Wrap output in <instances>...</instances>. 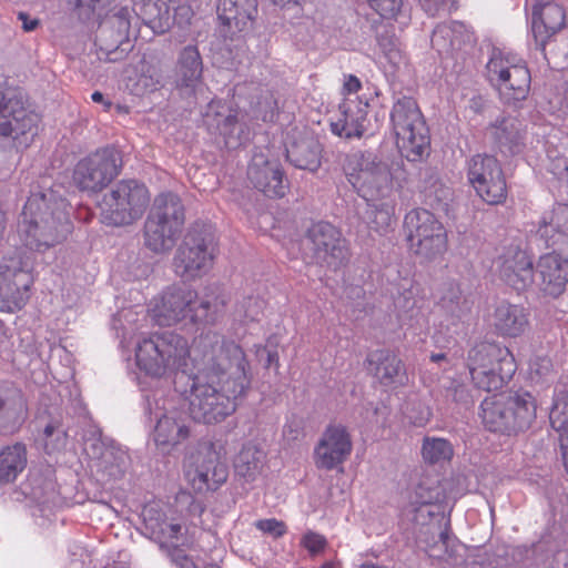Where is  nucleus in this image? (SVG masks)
I'll use <instances>...</instances> for the list:
<instances>
[{
  "label": "nucleus",
  "mask_w": 568,
  "mask_h": 568,
  "mask_svg": "<svg viewBox=\"0 0 568 568\" xmlns=\"http://www.w3.org/2000/svg\"><path fill=\"white\" fill-rule=\"evenodd\" d=\"M139 369L152 378H172L195 369L189 395L192 419L216 424L232 415L252 386L251 365L243 347L216 331L202 332L189 341L176 333L153 334L135 349Z\"/></svg>",
  "instance_id": "nucleus-1"
},
{
  "label": "nucleus",
  "mask_w": 568,
  "mask_h": 568,
  "mask_svg": "<svg viewBox=\"0 0 568 568\" xmlns=\"http://www.w3.org/2000/svg\"><path fill=\"white\" fill-rule=\"evenodd\" d=\"M73 230L69 202L52 190L31 192L19 221L18 233L30 250L44 252L67 240Z\"/></svg>",
  "instance_id": "nucleus-2"
},
{
  "label": "nucleus",
  "mask_w": 568,
  "mask_h": 568,
  "mask_svg": "<svg viewBox=\"0 0 568 568\" xmlns=\"http://www.w3.org/2000/svg\"><path fill=\"white\" fill-rule=\"evenodd\" d=\"M229 296L217 290L203 297L185 285L174 284L165 288L151 303V314L160 326L215 325L225 314Z\"/></svg>",
  "instance_id": "nucleus-3"
},
{
  "label": "nucleus",
  "mask_w": 568,
  "mask_h": 568,
  "mask_svg": "<svg viewBox=\"0 0 568 568\" xmlns=\"http://www.w3.org/2000/svg\"><path fill=\"white\" fill-rule=\"evenodd\" d=\"M466 365L473 385L488 393L501 389L517 369L511 351L489 342L474 345L468 351Z\"/></svg>",
  "instance_id": "nucleus-4"
},
{
  "label": "nucleus",
  "mask_w": 568,
  "mask_h": 568,
  "mask_svg": "<svg viewBox=\"0 0 568 568\" xmlns=\"http://www.w3.org/2000/svg\"><path fill=\"white\" fill-rule=\"evenodd\" d=\"M185 224V207L181 199L171 192L154 200L143 227L144 245L152 252H170L179 240Z\"/></svg>",
  "instance_id": "nucleus-5"
},
{
  "label": "nucleus",
  "mask_w": 568,
  "mask_h": 568,
  "mask_svg": "<svg viewBox=\"0 0 568 568\" xmlns=\"http://www.w3.org/2000/svg\"><path fill=\"white\" fill-rule=\"evenodd\" d=\"M344 171L348 182L367 202L388 200L394 192V179L388 164L369 152L347 155Z\"/></svg>",
  "instance_id": "nucleus-6"
},
{
  "label": "nucleus",
  "mask_w": 568,
  "mask_h": 568,
  "mask_svg": "<svg viewBox=\"0 0 568 568\" xmlns=\"http://www.w3.org/2000/svg\"><path fill=\"white\" fill-rule=\"evenodd\" d=\"M390 121L396 145L404 158L416 162L428 155L429 131L415 100L407 97L398 99L393 105Z\"/></svg>",
  "instance_id": "nucleus-7"
},
{
  "label": "nucleus",
  "mask_w": 568,
  "mask_h": 568,
  "mask_svg": "<svg viewBox=\"0 0 568 568\" xmlns=\"http://www.w3.org/2000/svg\"><path fill=\"white\" fill-rule=\"evenodd\" d=\"M215 245L214 232L210 224H192L173 257L174 273L187 281L201 277L213 265Z\"/></svg>",
  "instance_id": "nucleus-8"
},
{
  "label": "nucleus",
  "mask_w": 568,
  "mask_h": 568,
  "mask_svg": "<svg viewBox=\"0 0 568 568\" xmlns=\"http://www.w3.org/2000/svg\"><path fill=\"white\" fill-rule=\"evenodd\" d=\"M145 184L135 180L118 182L101 202V221L110 226H128L139 221L150 204Z\"/></svg>",
  "instance_id": "nucleus-9"
},
{
  "label": "nucleus",
  "mask_w": 568,
  "mask_h": 568,
  "mask_svg": "<svg viewBox=\"0 0 568 568\" xmlns=\"http://www.w3.org/2000/svg\"><path fill=\"white\" fill-rule=\"evenodd\" d=\"M486 69L489 83L505 104L516 105L527 99L531 74L523 59L495 50Z\"/></svg>",
  "instance_id": "nucleus-10"
},
{
  "label": "nucleus",
  "mask_w": 568,
  "mask_h": 568,
  "mask_svg": "<svg viewBox=\"0 0 568 568\" xmlns=\"http://www.w3.org/2000/svg\"><path fill=\"white\" fill-rule=\"evenodd\" d=\"M409 250L427 261L442 257L448 250V233L436 215L426 209H414L405 215Z\"/></svg>",
  "instance_id": "nucleus-11"
},
{
  "label": "nucleus",
  "mask_w": 568,
  "mask_h": 568,
  "mask_svg": "<svg viewBox=\"0 0 568 568\" xmlns=\"http://www.w3.org/2000/svg\"><path fill=\"white\" fill-rule=\"evenodd\" d=\"M40 116L21 93L0 90V139L28 148L38 134Z\"/></svg>",
  "instance_id": "nucleus-12"
},
{
  "label": "nucleus",
  "mask_w": 568,
  "mask_h": 568,
  "mask_svg": "<svg viewBox=\"0 0 568 568\" xmlns=\"http://www.w3.org/2000/svg\"><path fill=\"white\" fill-rule=\"evenodd\" d=\"M466 176L469 185L484 203L491 206L506 203L509 187L497 158L487 154L473 155L467 162Z\"/></svg>",
  "instance_id": "nucleus-13"
},
{
  "label": "nucleus",
  "mask_w": 568,
  "mask_h": 568,
  "mask_svg": "<svg viewBox=\"0 0 568 568\" xmlns=\"http://www.w3.org/2000/svg\"><path fill=\"white\" fill-rule=\"evenodd\" d=\"M121 168V153L105 146L81 159L73 169L72 180L81 191L99 192L120 174Z\"/></svg>",
  "instance_id": "nucleus-14"
},
{
  "label": "nucleus",
  "mask_w": 568,
  "mask_h": 568,
  "mask_svg": "<svg viewBox=\"0 0 568 568\" xmlns=\"http://www.w3.org/2000/svg\"><path fill=\"white\" fill-rule=\"evenodd\" d=\"M185 478L195 493L215 491L226 483L229 467L211 444L193 457Z\"/></svg>",
  "instance_id": "nucleus-15"
},
{
  "label": "nucleus",
  "mask_w": 568,
  "mask_h": 568,
  "mask_svg": "<svg viewBox=\"0 0 568 568\" xmlns=\"http://www.w3.org/2000/svg\"><path fill=\"white\" fill-rule=\"evenodd\" d=\"M353 452V440L347 427L331 423L314 447L313 459L317 469L343 471V465Z\"/></svg>",
  "instance_id": "nucleus-16"
},
{
  "label": "nucleus",
  "mask_w": 568,
  "mask_h": 568,
  "mask_svg": "<svg viewBox=\"0 0 568 568\" xmlns=\"http://www.w3.org/2000/svg\"><path fill=\"white\" fill-rule=\"evenodd\" d=\"M306 237L313 245L315 256L327 266L337 268L348 261V243L342 231L329 222L313 223L306 232Z\"/></svg>",
  "instance_id": "nucleus-17"
},
{
  "label": "nucleus",
  "mask_w": 568,
  "mask_h": 568,
  "mask_svg": "<svg viewBox=\"0 0 568 568\" xmlns=\"http://www.w3.org/2000/svg\"><path fill=\"white\" fill-rule=\"evenodd\" d=\"M131 10L120 8L106 23L102 24L97 36V44L105 60L115 62L126 57L130 50Z\"/></svg>",
  "instance_id": "nucleus-18"
},
{
  "label": "nucleus",
  "mask_w": 568,
  "mask_h": 568,
  "mask_svg": "<svg viewBox=\"0 0 568 568\" xmlns=\"http://www.w3.org/2000/svg\"><path fill=\"white\" fill-rule=\"evenodd\" d=\"M496 264L499 278L514 290L521 292L534 283L532 258L519 245L505 247Z\"/></svg>",
  "instance_id": "nucleus-19"
},
{
  "label": "nucleus",
  "mask_w": 568,
  "mask_h": 568,
  "mask_svg": "<svg viewBox=\"0 0 568 568\" xmlns=\"http://www.w3.org/2000/svg\"><path fill=\"white\" fill-rule=\"evenodd\" d=\"M247 179L267 197H283L288 187L281 164L267 160L263 154L253 156L247 168Z\"/></svg>",
  "instance_id": "nucleus-20"
},
{
  "label": "nucleus",
  "mask_w": 568,
  "mask_h": 568,
  "mask_svg": "<svg viewBox=\"0 0 568 568\" xmlns=\"http://www.w3.org/2000/svg\"><path fill=\"white\" fill-rule=\"evenodd\" d=\"M368 101L361 98H345L331 118V130L346 139L361 138L366 131Z\"/></svg>",
  "instance_id": "nucleus-21"
},
{
  "label": "nucleus",
  "mask_w": 568,
  "mask_h": 568,
  "mask_svg": "<svg viewBox=\"0 0 568 568\" xmlns=\"http://www.w3.org/2000/svg\"><path fill=\"white\" fill-rule=\"evenodd\" d=\"M191 436V428L183 413L170 410L158 420L152 433V439L159 452L171 454Z\"/></svg>",
  "instance_id": "nucleus-22"
},
{
  "label": "nucleus",
  "mask_w": 568,
  "mask_h": 568,
  "mask_svg": "<svg viewBox=\"0 0 568 568\" xmlns=\"http://www.w3.org/2000/svg\"><path fill=\"white\" fill-rule=\"evenodd\" d=\"M30 281L22 270L0 271V312L14 313L24 307L29 300Z\"/></svg>",
  "instance_id": "nucleus-23"
},
{
  "label": "nucleus",
  "mask_w": 568,
  "mask_h": 568,
  "mask_svg": "<svg viewBox=\"0 0 568 568\" xmlns=\"http://www.w3.org/2000/svg\"><path fill=\"white\" fill-rule=\"evenodd\" d=\"M536 272L539 288L545 295L558 297L565 292L568 283V260L555 252L541 255Z\"/></svg>",
  "instance_id": "nucleus-24"
},
{
  "label": "nucleus",
  "mask_w": 568,
  "mask_h": 568,
  "mask_svg": "<svg viewBox=\"0 0 568 568\" xmlns=\"http://www.w3.org/2000/svg\"><path fill=\"white\" fill-rule=\"evenodd\" d=\"M529 311L509 302L499 303L493 313L491 325L496 335L504 338H517L529 328Z\"/></svg>",
  "instance_id": "nucleus-25"
},
{
  "label": "nucleus",
  "mask_w": 568,
  "mask_h": 568,
  "mask_svg": "<svg viewBox=\"0 0 568 568\" xmlns=\"http://www.w3.org/2000/svg\"><path fill=\"white\" fill-rule=\"evenodd\" d=\"M205 122L219 132L225 146L234 148L240 143L242 128L239 123L237 109H233L220 100H213L209 103Z\"/></svg>",
  "instance_id": "nucleus-26"
},
{
  "label": "nucleus",
  "mask_w": 568,
  "mask_h": 568,
  "mask_svg": "<svg viewBox=\"0 0 568 568\" xmlns=\"http://www.w3.org/2000/svg\"><path fill=\"white\" fill-rule=\"evenodd\" d=\"M369 369L384 386H404L408 376L399 356L390 349H376L367 356Z\"/></svg>",
  "instance_id": "nucleus-27"
},
{
  "label": "nucleus",
  "mask_w": 568,
  "mask_h": 568,
  "mask_svg": "<svg viewBox=\"0 0 568 568\" xmlns=\"http://www.w3.org/2000/svg\"><path fill=\"white\" fill-rule=\"evenodd\" d=\"M565 10L558 3L549 0L534 4L532 33L541 49H545L548 39L565 26Z\"/></svg>",
  "instance_id": "nucleus-28"
},
{
  "label": "nucleus",
  "mask_w": 568,
  "mask_h": 568,
  "mask_svg": "<svg viewBox=\"0 0 568 568\" xmlns=\"http://www.w3.org/2000/svg\"><path fill=\"white\" fill-rule=\"evenodd\" d=\"M507 427L508 435L527 430L536 419L537 404L529 393L508 394Z\"/></svg>",
  "instance_id": "nucleus-29"
},
{
  "label": "nucleus",
  "mask_w": 568,
  "mask_h": 568,
  "mask_svg": "<svg viewBox=\"0 0 568 568\" xmlns=\"http://www.w3.org/2000/svg\"><path fill=\"white\" fill-rule=\"evenodd\" d=\"M0 413L11 430H18L28 418V403L21 389L14 386L0 388Z\"/></svg>",
  "instance_id": "nucleus-30"
},
{
  "label": "nucleus",
  "mask_w": 568,
  "mask_h": 568,
  "mask_svg": "<svg viewBox=\"0 0 568 568\" xmlns=\"http://www.w3.org/2000/svg\"><path fill=\"white\" fill-rule=\"evenodd\" d=\"M508 394H498L486 397L480 404V418L489 432L508 435L507 412Z\"/></svg>",
  "instance_id": "nucleus-31"
},
{
  "label": "nucleus",
  "mask_w": 568,
  "mask_h": 568,
  "mask_svg": "<svg viewBox=\"0 0 568 568\" xmlns=\"http://www.w3.org/2000/svg\"><path fill=\"white\" fill-rule=\"evenodd\" d=\"M265 457L264 450L256 444H244L233 460L235 475L247 483L254 481L263 470Z\"/></svg>",
  "instance_id": "nucleus-32"
},
{
  "label": "nucleus",
  "mask_w": 568,
  "mask_h": 568,
  "mask_svg": "<svg viewBox=\"0 0 568 568\" xmlns=\"http://www.w3.org/2000/svg\"><path fill=\"white\" fill-rule=\"evenodd\" d=\"M256 7L254 0H220L217 17L220 21L231 28L242 31L254 19Z\"/></svg>",
  "instance_id": "nucleus-33"
},
{
  "label": "nucleus",
  "mask_w": 568,
  "mask_h": 568,
  "mask_svg": "<svg viewBox=\"0 0 568 568\" xmlns=\"http://www.w3.org/2000/svg\"><path fill=\"white\" fill-rule=\"evenodd\" d=\"M132 81L131 92L142 97L152 93L162 85V69L159 61L142 58L136 65V75Z\"/></svg>",
  "instance_id": "nucleus-34"
},
{
  "label": "nucleus",
  "mask_w": 568,
  "mask_h": 568,
  "mask_svg": "<svg viewBox=\"0 0 568 568\" xmlns=\"http://www.w3.org/2000/svg\"><path fill=\"white\" fill-rule=\"evenodd\" d=\"M27 466V448L16 443L0 450V483L8 484L17 479Z\"/></svg>",
  "instance_id": "nucleus-35"
},
{
  "label": "nucleus",
  "mask_w": 568,
  "mask_h": 568,
  "mask_svg": "<svg viewBox=\"0 0 568 568\" xmlns=\"http://www.w3.org/2000/svg\"><path fill=\"white\" fill-rule=\"evenodd\" d=\"M287 160L296 168L316 171L321 165L318 144L312 139H301L286 148Z\"/></svg>",
  "instance_id": "nucleus-36"
},
{
  "label": "nucleus",
  "mask_w": 568,
  "mask_h": 568,
  "mask_svg": "<svg viewBox=\"0 0 568 568\" xmlns=\"http://www.w3.org/2000/svg\"><path fill=\"white\" fill-rule=\"evenodd\" d=\"M181 85L194 88L202 79L203 63L195 45L185 47L178 61Z\"/></svg>",
  "instance_id": "nucleus-37"
},
{
  "label": "nucleus",
  "mask_w": 568,
  "mask_h": 568,
  "mask_svg": "<svg viewBox=\"0 0 568 568\" xmlns=\"http://www.w3.org/2000/svg\"><path fill=\"white\" fill-rule=\"evenodd\" d=\"M149 527L156 537L164 542H175L181 540L182 546L190 547L194 541V532H190L189 528L182 532L183 526L179 523L168 519H149Z\"/></svg>",
  "instance_id": "nucleus-38"
},
{
  "label": "nucleus",
  "mask_w": 568,
  "mask_h": 568,
  "mask_svg": "<svg viewBox=\"0 0 568 568\" xmlns=\"http://www.w3.org/2000/svg\"><path fill=\"white\" fill-rule=\"evenodd\" d=\"M453 189L436 175H429L424 180V202L435 210H445L453 199Z\"/></svg>",
  "instance_id": "nucleus-39"
},
{
  "label": "nucleus",
  "mask_w": 568,
  "mask_h": 568,
  "mask_svg": "<svg viewBox=\"0 0 568 568\" xmlns=\"http://www.w3.org/2000/svg\"><path fill=\"white\" fill-rule=\"evenodd\" d=\"M422 455L425 462L438 464L449 462L454 455V449L452 444L445 438L425 437Z\"/></svg>",
  "instance_id": "nucleus-40"
},
{
  "label": "nucleus",
  "mask_w": 568,
  "mask_h": 568,
  "mask_svg": "<svg viewBox=\"0 0 568 568\" xmlns=\"http://www.w3.org/2000/svg\"><path fill=\"white\" fill-rule=\"evenodd\" d=\"M549 420L551 427L559 434V440L568 437V392L556 394Z\"/></svg>",
  "instance_id": "nucleus-41"
},
{
  "label": "nucleus",
  "mask_w": 568,
  "mask_h": 568,
  "mask_svg": "<svg viewBox=\"0 0 568 568\" xmlns=\"http://www.w3.org/2000/svg\"><path fill=\"white\" fill-rule=\"evenodd\" d=\"M495 138L500 146L507 148L511 154L519 153L524 145L523 134L517 128L515 120H503L496 126Z\"/></svg>",
  "instance_id": "nucleus-42"
},
{
  "label": "nucleus",
  "mask_w": 568,
  "mask_h": 568,
  "mask_svg": "<svg viewBox=\"0 0 568 568\" xmlns=\"http://www.w3.org/2000/svg\"><path fill=\"white\" fill-rule=\"evenodd\" d=\"M374 205L369 212V226L377 233H386L395 223V202L389 197Z\"/></svg>",
  "instance_id": "nucleus-43"
},
{
  "label": "nucleus",
  "mask_w": 568,
  "mask_h": 568,
  "mask_svg": "<svg viewBox=\"0 0 568 568\" xmlns=\"http://www.w3.org/2000/svg\"><path fill=\"white\" fill-rule=\"evenodd\" d=\"M265 302L257 296H245L235 305L234 317L242 323L257 321L263 314Z\"/></svg>",
  "instance_id": "nucleus-44"
},
{
  "label": "nucleus",
  "mask_w": 568,
  "mask_h": 568,
  "mask_svg": "<svg viewBox=\"0 0 568 568\" xmlns=\"http://www.w3.org/2000/svg\"><path fill=\"white\" fill-rule=\"evenodd\" d=\"M425 291L417 282H413L410 286L404 290L395 301V305L405 312H413L415 310L419 311L425 306Z\"/></svg>",
  "instance_id": "nucleus-45"
},
{
  "label": "nucleus",
  "mask_w": 568,
  "mask_h": 568,
  "mask_svg": "<svg viewBox=\"0 0 568 568\" xmlns=\"http://www.w3.org/2000/svg\"><path fill=\"white\" fill-rule=\"evenodd\" d=\"M377 42L384 58L393 68H396L403 61L397 39L394 36H381Z\"/></svg>",
  "instance_id": "nucleus-46"
},
{
  "label": "nucleus",
  "mask_w": 568,
  "mask_h": 568,
  "mask_svg": "<svg viewBox=\"0 0 568 568\" xmlns=\"http://www.w3.org/2000/svg\"><path fill=\"white\" fill-rule=\"evenodd\" d=\"M415 503L418 505H433L442 503L445 499L444 489L439 484L428 486L420 483L415 489Z\"/></svg>",
  "instance_id": "nucleus-47"
},
{
  "label": "nucleus",
  "mask_w": 568,
  "mask_h": 568,
  "mask_svg": "<svg viewBox=\"0 0 568 568\" xmlns=\"http://www.w3.org/2000/svg\"><path fill=\"white\" fill-rule=\"evenodd\" d=\"M405 414L409 423L417 427H424L432 417L430 408L422 402L413 403L410 408H406Z\"/></svg>",
  "instance_id": "nucleus-48"
},
{
  "label": "nucleus",
  "mask_w": 568,
  "mask_h": 568,
  "mask_svg": "<svg viewBox=\"0 0 568 568\" xmlns=\"http://www.w3.org/2000/svg\"><path fill=\"white\" fill-rule=\"evenodd\" d=\"M369 7L382 18H395L402 8V0H366Z\"/></svg>",
  "instance_id": "nucleus-49"
},
{
  "label": "nucleus",
  "mask_w": 568,
  "mask_h": 568,
  "mask_svg": "<svg viewBox=\"0 0 568 568\" xmlns=\"http://www.w3.org/2000/svg\"><path fill=\"white\" fill-rule=\"evenodd\" d=\"M301 546L305 548L311 556H316L325 550L327 540L323 535L308 530L301 538Z\"/></svg>",
  "instance_id": "nucleus-50"
},
{
  "label": "nucleus",
  "mask_w": 568,
  "mask_h": 568,
  "mask_svg": "<svg viewBox=\"0 0 568 568\" xmlns=\"http://www.w3.org/2000/svg\"><path fill=\"white\" fill-rule=\"evenodd\" d=\"M255 527L262 532L268 534L274 538H280L287 531L285 523L276 518L260 519L255 523Z\"/></svg>",
  "instance_id": "nucleus-51"
},
{
  "label": "nucleus",
  "mask_w": 568,
  "mask_h": 568,
  "mask_svg": "<svg viewBox=\"0 0 568 568\" xmlns=\"http://www.w3.org/2000/svg\"><path fill=\"white\" fill-rule=\"evenodd\" d=\"M452 397L456 403H462L465 405L473 404L468 388L462 383L452 388Z\"/></svg>",
  "instance_id": "nucleus-52"
},
{
  "label": "nucleus",
  "mask_w": 568,
  "mask_h": 568,
  "mask_svg": "<svg viewBox=\"0 0 568 568\" xmlns=\"http://www.w3.org/2000/svg\"><path fill=\"white\" fill-rule=\"evenodd\" d=\"M361 89H362V82L356 75L348 74L345 78V81L343 84V93L344 94H354V93H357Z\"/></svg>",
  "instance_id": "nucleus-53"
},
{
  "label": "nucleus",
  "mask_w": 568,
  "mask_h": 568,
  "mask_svg": "<svg viewBox=\"0 0 568 568\" xmlns=\"http://www.w3.org/2000/svg\"><path fill=\"white\" fill-rule=\"evenodd\" d=\"M172 560L178 568H197L193 559L181 551L173 554Z\"/></svg>",
  "instance_id": "nucleus-54"
},
{
  "label": "nucleus",
  "mask_w": 568,
  "mask_h": 568,
  "mask_svg": "<svg viewBox=\"0 0 568 568\" xmlns=\"http://www.w3.org/2000/svg\"><path fill=\"white\" fill-rule=\"evenodd\" d=\"M18 19L22 21V29L26 32L36 30L40 23L39 19H30L26 12H19Z\"/></svg>",
  "instance_id": "nucleus-55"
},
{
  "label": "nucleus",
  "mask_w": 568,
  "mask_h": 568,
  "mask_svg": "<svg viewBox=\"0 0 568 568\" xmlns=\"http://www.w3.org/2000/svg\"><path fill=\"white\" fill-rule=\"evenodd\" d=\"M260 348H262L263 351L266 352L267 356H266V362H265V367L268 368L271 366H275L276 368H278L280 366V359H278V354L275 349H267L265 346H260L257 349H256V353H258Z\"/></svg>",
  "instance_id": "nucleus-56"
},
{
  "label": "nucleus",
  "mask_w": 568,
  "mask_h": 568,
  "mask_svg": "<svg viewBox=\"0 0 568 568\" xmlns=\"http://www.w3.org/2000/svg\"><path fill=\"white\" fill-rule=\"evenodd\" d=\"M91 100L94 103H101L103 104V109L105 112H109L113 105V103L110 100L104 99V95L100 91H94L91 94Z\"/></svg>",
  "instance_id": "nucleus-57"
},
{
  "label": "nucleus",
  "mask_w": 568,
  "mask_h": 568,
  "mask_svg": "<svg viewBox=\"0 0 568 568\" xmlns=\"http://www.w3.org/2000/svg\"><path fill=\"white\" fill-rule=\"evenodd\" d=\"M55 427L52 424H49L44 427L43 435L45 437L44 442V449L47 453H50L54 447H50V444L48 443V439L54 434Z\"/></svg>",
  "instance_id": "nucleus-58"
},
{
  "label": "nucleus",
  "mask_w": 568,
  "mask_h": 568,
  "mask_svg": "<svg viewBox=\"0 0 568 568\" xmlns=\"http://www.w3.org/2000/svg\"><path fill=\"white\" fill-rule=\"evenodd\" d=\"M559 445H560L561 456L564 459V465L568 473V437H565V439H560Z\"/></svg>",
  "instance_id": "nucleus-59"
},
{
  "label": "nucleus",
  "mask_w": 568,
  "mask_h": 568,
  "mask_svg": "<svg viewBox=\"0 0 568 568\" xmlns=\"http://www.w3.org/2000/svg\"><path fill=\"white\" fill-rule=\"evenodd\" d=\"M429 359L433 363H440V362H447V356L444 353H432L429 356Z\"/></svg>",
  "instance_id": "nucleus-60"
},
{
  "label": "nucleus",
  "mask_w": 568,
  "mask_h": 568,
  "mask_svg": "<svg viewBox=\"0 0 568 568\" xmlns=\"http://www.w3.org/2000/svg\"><path fill=\"white\" fill-rule=\"evenodd\" d=\"M98 1H99V0H77V3H75V4H77V7H79V8H80V7H84V6H87V7L91 8L92 10H94V9H95V7H97V2H98Z\"/></svg>",
  "instance_id": "nucleus-61"
},
{
  "label": "nucleus",
  "mask_w": 568,
  "mask_h": 568,
  "mask_svg": "<svg viewBox=\"0 0 568 568\" xmlns=\"http://www.w3.org/2000/svg\"><path fill=\"white\" fill-rule=\"evenodd\" d=\"M115 110L118 113H122V114H129L130 113V108L128 105H123V104H116L115 105Z\"/></svg>",
  "instance_id": "nucleus-62"
},
{
  "label": "nucleus",
  "mask_w": 568,
  "mask_h": 568,
  "mask_svg": "<svg viewBox=\"0 0 568 568\" xmlns=\"http://www.w3.org/2000/svg\"><path fill=\"white\" fill-rule=\"evenodd\" d=\"M320 568H334V564L331 561L324 562Z\"/></svg>",
  "instance_id": "nucleus-63"
},
{
  "label": "nucleus",
  "mask_w": 568,
  "mask_h": 568,
  "mask_svg": "<svg viewBox=\"0 0 568 568\" xmlns=\"http://www.w3.org/2000/svg\"><path fill=\"white\" fill-rule=\"evenodd\" d=\"M205 568H221L217 564H209Z\"/></svg>",
  "instance_id": "nucleus-64"
}]
</instances>
